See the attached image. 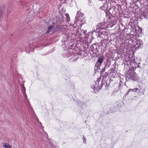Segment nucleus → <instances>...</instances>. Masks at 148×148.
I'll return each instance as SVG.
<instances>
[{
	"mask_svg": "<svg viewBox=\"0 0 148 148\" xmlns=\"http://www.w3.org/2000/svg\"><path fill=\"white\" fill-rule=\"evenodd\" d=\"M130 65H132V67H128L126 69V70L125 72V78L126 80L128 81L129 80H132L134 81H136L139 79V77L136 74L135 71L136 68V62L134 59H132L130 61Z\"/></svg>",
	"mask_w": 148,
	"mask_h": 148,
	"instance_id": "f257e3e1",
	"label": "nucleus"
},
{
	"mask_svg": "<svg viewBox=\"0 0 148 148\" xmlns=\"http://www.w3.org/2000/svg\"><path fill=\"white\" fill-rule=\"evenodd\" d=\"M106 18H108V23H105L107 29L109 27H111L116 24L115 20L116 17L115 16H113L109 12L106 13Z\"/></svg>",
	"mask_w": 148,
	"mask_h": 148,
	"instance_id": "f03ea898",
	"label": "nucleus"
},
{
	"mask_svg": "<svg viewBox=\"0 0 148 148\" xmlns=\"http://www.w3.org/2000/svg\"><path fill=\"white\" fill-rule=\"evenodd\" d=\"M102 86V80H101V79L99 78L97 79L96 81L95 82V84L91 86V88L93 89L95 92L97 91L100 90Z\"/></svg>",
	"mask_w": 148,
	"mask_h": 148,
	"instance_id": "7ed1b4c3",
	"label": "nucleus"
},
{
	"mask_svg": "<svg viewBox=\"0 0 148 148\" xmlns=\"http://www.w3.org/2000/svg\"><path fill=\"white\" fill-rule=\"evenodd\" d=\"M104 58V56L103 55L100 56L98 57V60L95 66V71H97L99 69L101 70L103 69V67L101 66V65L103 62V60Z\"/></svg>",
	"mask_w": 148,
	"mask_h": 148,
	"instance_id": "20e7f679",
	"label": "nucleus"
},
{
	"mask_svg": "<svg viewBox=\"0 0 148 148\" xmlns=\"http://www.w3.org/2000/svg\"><path fill=\"white\" fill-rule=\"evenodd\" d=\"M96 29H94L92 32L97 33L99 32L101 30H106L107 29V27L106 26V23L105 22L100 23L96 26Z\"/></svg>",
	"mask_w": 148,
	"mask_h": 148,
	"instance_id": "39448f33",
	"label": "nucleus"
},
{
	"mask_svg": "<svg viewBox=\"0 0 148 148\" xmlns=\"http://www.w3.org/2000/svg\"><path fill=\"white\" fill-rule=\"evenodd\" d=\"M99 45L97 43H95L90 46L89 50L94 54H96L98 52V49H99Z\"/></svg>",
	"mask_w": 148,
	"mask_h": 148,
	"instance_id": "423d86ee",
	"label": "nucleus"
},
{
	"mask_svg": "<svg viewBox=\"0 0 148 148\" xmlns=\"http://www.w3.org/2000/svg\"><path fill=\"white\" fill-rule=\"evenodd\" d=\"M110 62L108 59H106L103 61L101 65V66L103 67L102 70H106V69L108 68L110 65Z\"/></svg>",
	"mask_w": 148,
	"mask_h": 148,
	"instance_id": "0eeeda50",
	"label": "nucleus"
},
{
	"mask_svg": "<svg viewBox=\"0 0 148 148\" xmlns=\"http://www.w3.org/2000/svg\"><path fill=\"white\" fill-rule=\"evenodd\" d=\"M143 44L141 40H139L138 41H135L134 44V47L136 49H138L140 48H141L143 47Z\"/></svg>",
	"mask_w": 148,
	"mask_h": 148,
	"instance_id": "6e6552de",
	"label": "nucleus"
},
{
	"mask_svg": "<svg viewBox=\"0 0 148 148\" xmlns=\"http://www.w3.org/2000/svg\"><path fill=\"white\" fill-rule=\"evenodd\" d=\"M83 17V14L81 13V12L79 11L77 12L75 18V23H76L77 22L82 21V20Z\"/></svg>",
	"mask_w": 148,
	"mask_h": 148,
	"instance_id": "1a4fd4ad",
	"label": "nucleus"
},
{
	"mask_svg": "<svg viewBox=\"0 0 148 148\" xmlns=\"http://www.w3.org/2000/svg\"><path fill=\"white\" fill-rule=\"evenodd\" d=\"M141 15L144 18L148 19V10L145 8H143L141 11Z\"/></svg>",
	"mask_w": 148,
	"mask_h": 148,
	"instance_id": "9d476101",
	"label": "nucleus"
},
{
	"mask_svg": "<svg viewBox=\"0 0 148 148\" xmlns=\"http://www.w3.org/2000/svg\"><path fill=\"white\" fill-rule=\"evenodd\" d=\"M79 54H72L69 57V58L73 62L76 61L78 59Z\"/></svg>",
	"mask_w": 148,
	"mask_h": 148,
	"instance_id": "9b49d317",
	"label": "nucleus"
},
{
	"mask_svg": "<svg viewBox=\"0 0 148 148\" xmlns=\"http://www.w3.org/2000/svg\"><path fill=\"white\" fill-rule=\"evenodd\" d=\"M98 37H99L103 38H106V37L107 36V33L106 32L100 31L99 32H98Z\"/></svg>",
	"mask_w": 148,
	"mask_h": 148,
	"instance_id": "f8f14e48",
	"label": "nucleus"
},
{
	"mask_svg": "<svg viewBox=\"0 0 148 148\" xmlns=\"http://www.w3.org/2000/svg\"><path fill=\"white\" fill-rule=\"evenodd\" d=\"M63 25H55L54 26H53V28L54 29L53 31H62V30H63Z\"/></svg>",
	"mask_w": 148,
	"mask_h": 148,
	"instance_id": "ddd939ff",
	"label": "nucleus"
},
{
	"mask_svg": "<svg viewBox=\"0 0 148 148\" xmlns=\"http://www.w3.org/2000/svg\"><path fill=\"white\" fill-rule=\"evenodd\" d=\"M135 41V40H132V38L129 39V41L128 42V46H130L131 47H133Z\"/></svg>",
	"mask_w": 148,
	"mask_h": 148,
	"instance_id": "4468645a",
	"label": "nucleus"
},
{
	"mask_svg": "<svg viewBox=\"0 0 148 148\" xmlns=\"http://www.w3.org/2000/svg\"><path fill=\"white\" fill-rule=\"evenodd\" d=\"M116 65L115 63L112 65V68L110 70V72H116V69L117 68L116 67Z\"/></svg>",
	"mask_w": 148,
	"mask_h": 148,
	"instance_id": "2eb2a0df",
	"label": "nucleus"
},
{
	"mask_svg": "<svg viewBox=\"0 0 148 148\" xmlns=\"http://www.w3.org/2000/svg\"><path fill=\"white\" fill-rule=\"evenodd\" d=\"M101 75L103 77H106V76L108 75V73L107 72H105V70H101Z\"/></svg>",
	"mask_w": 148,
	"mask_h": 148,
	"instance_id": "dca6fc26",
	"label": "nucleus"
},
{
	"mask_svg": "<svg viewBox=\"0 0 148 148\" xmlns=\"http://www.w3.org/2000/svg\"><path fill=\"white\" fill-rule=\"evenodd\" d=\"M139 88H138V90L137 91V92L139 94L140 93H142L143 95L144 94L145 92V90L143 89L142 88H141L140 86H139Z\"/></svg>",
	"mask_w": 148,
	"mask_h": 148,
	"instance_id": "f3484780",
	"label": "nucleus"
},
{
	"mask_svg": "<svg viewBox=\"0 0 148 148\" xmlns=\"http://www.w3.org/2000/svg\"><path fill=\"white\" fill-rule=\"evenodd\" d=\"M79 31H80V32L79 36H78V38H82L83 37H84L83 33L84 32V30L81 29H79Z\"/></svg>",
	"mask_w": 148,
	"mask_h": 148,
	"instance_id": "a211bd4d",
	"label": "nucleus"
},
{
	"mask_svg": "<svg viewBox=\"0 0 148 148\" xmlns=\"http://www.w3.org/2000/svg\"><path fill=\"white\" fill-rule=\"evenodd\" d=\"M110 75H111V77H113V78H115L117 77V75L116 74V72H110Z\"/></svg>",
	"mask_w": 148,
	"mask_h": 148,
	"instance_id": "6ab92c4d",
	"label": "nucleus"
},
{
	"mask_svg": "<svg viewBox=\"0 0 148 148\" xmlns=\"http://www.w3.org/2000/svg\"><path fill=\"white\" fill-rule=\"evenodd\" d=\"M3 146L5 148H11V146L8 143H5L3 144Z\"/></svg>",
	"mask_w": 148,
	"mask_h": 148,
	"instance_id": "aec40b11",
	"label": "nucleus"
},
{
	"mask_svg": "<svg viewBox=\"0 0 148 148\" xmlns=\"http://www.w3.org/2000/svg\"><path fill=\"white\" fill-rule=\"evenodd\" d=\"M52 28H53V26H50L48 28V30L46 32V33H48L50 32V31L52 30Z\"/></svg>",
	"mask_w": 148,
	"mask_h": 148,
	"instance_id": "412c9836",
	"label": "nucleus"
},
{
	"mask_svg": "<svg viewBox=\"0 0 148 148\" xmlns=\"http://www.w3.org/2000/svg\"><path fill=\"white\" fill-rule=\"evenodd\" d=\"M138 90V88H136L134 89H130V92H137Z\"/></svg>",
	"mask_w": 148,
	"mask_h": 148,
	"instance_id": "4be33fe9",
	"label": "nucleus"
},
{
	"mask_svg": "<svg viewBox=\"0 0 148 148\" xmlns=\"http://www.w3.org/2000/svg\"><path fill=\"white\" fill-rule=\"evenodd\" d=\"M129 39H128L127 38L125 39V40H124V43L125 44H126V46H128V42H129Z\"/></svg>",
	"mask_w": 148,
	"mask_h": 148,
	"instance_id": "5701e85b",
	"label": "nucleus"
},
{
	"mask_svg": "<svg viewBox=\"0 0 148 148\" xmlns=\"http://www.w3.org/2000/svg\"><path fill=\"white\" fill-rule=\"evenodd\" d=\"M123 77H124L123 76V75H121V76H120V82H123Z\"/></svg>",
	"mask_w": 148,
	"mask_h": 148,
	"instance_id": "b1692460",
	"label": "nucleus"
},
{
	"mask_svg": "<svg viewBox=\"0 0 148 148\" xmlns=\"http://www.w3.org/2000/svg\"><path fill=\"white\" fill-rule=\"evenodd\" d=\"M123 83L119 82V85H118L119 88V89L121 88L123 86Z\"/></svg>",
	"mask_w": 148,
	"mask_h": 148,
	"instance_id": "393cba45",
	"label": "nucleus"
},
{
	"mask_svg": "<svg viewBox=\"0 0 148 148\" xmlns=\"http://www.w3.org/2000/svg\"><path fill=\"white\" fill-rule=\"evenodd\" d=\"M88 5L91 6L92 5V3L91 0H88Z\"/></svg>",
	"mask_w": 148,
	"mask_h": 148,
	"instance_id": "a878e982",
	"label": "nucleus"
},
{
	"mask_svg": "<svg viewBox=\"0 0 148 148\" xmlns=\"http://www.w3.org/2000/svg\"><path fill=\"white\" fill-rule=\"evenodd\" d=\"M79 29H78L77 30L76 32V34L75 35L77 36L78 37L79 36V34L80 31H79Z\"/></svg>",
	"mask_w": 148,
	"mask_h": 148,
	"instance_id": "bb28decb",
	"label": "nucleus"
},
{
	"mask_svg": "<svg viewBox=\"0 0 148 148\" xmlns=\"http://www.w3.org/2000/svg\"><path fill=\"white\" fill-rule=\"evenodd\" d=\"M130 92V89H129V90H128L127 91V92L126 93V94L125 95L124 97H123V98L124 97H126V96L128 94V93Z\"/></svg>",
	"mask_w": 148,
	"mask_h": 148,
	"instance_id": "cd10ccee",
	"label": "nucleus"
},
{
	"mask_svg": "<svg viewBox=\"0 0 148 148\" xmlns=\"http://www.w3.org/2000/svg\"><path fill=\"white\" fill-rule=\"evenodd\" d=\"M130 92V89H129V90H128L127 91V92L126 93V94L125 95L124 97H123V98L124 97H126V96L128 94V93Z\"/></svg>",
	"mask_w": 148,
	"mask_h": 148,
	"instance_id": "c85d7f7f",
	"label": "nucleus"
},
{
	"mask_svg": "<svg viewBox=\"0 0 148 148\" xmlns=\"http://www.w3.org/2000/svg\"><path fill=\"white\" fill-rule=\"evenodd\" d=\"M82 138H83V139L84 140V143H86V141L85 140H86V138L85 137V136H84V135L83 136Z\"/></svg>",
	"mask_w": 148,
	"mask_h": 148,
	"instance_id": "c756f323",
	"label": "nucleus"
},
{
	"mask_svg": "<svg viewBox=\"0 0 148 148\" xmlns=\"http://www.w3.org/2000/svg\"><path fill=\"white\" fill-rule=\"evenodd\" d=\"M47 145L49 147H52V145L51 143H50L49 142H48L47 143Z\"/></svg>",
	"mask_w": 148,
	"mask_h": 148,
	"instance_id": "7c9ffc66",
	"label": "nucleus"
},
{
	"mask_svg": "<svg viewBox=\"0 0 148 148\" xmlns=\"http://www.w3.org/2000/svg\"><path fill=\"white\" fill-rule=\"evenodd\" d=\"M106 39H104L103 40H101V42H100V43L101 44V45H102V44H103L104 41H106Z\"/></svg>",
	"mask_w": 148,
	"mask_h": 148,
	"instance_id": "2f4dec72",
	"label": "nucleus"
},
{
	"mask_svg": "<svg viewBox=\"0 0 148 148\" xmlns=\"http://www.w3.org/2000/svg\"><path fill=\"white\" fill-rule=\"evenodd\" d=\"M42 46V45H39V46H38L36 47H35V49H37L38 48H40V47Z\"/></svg>",
	"mask_w": 148,
	"mask_h": 148,
	"instance_id": "473e14b6",
	"label": "nucleus"
},
{
	"mask_svg": "<svg viewBox=\"0 0 148 148\" xmlns=\"http://www.w3.org/2000/svg\"><path fill=\"white\" fill-rule=\"evenodd\" d=\"M66 19L68 21H69L70 19V17L69 16L67 17L66 18Z\"/></svg>",
	"mask_w": 148,
	"mask_h": 148,
	"instance_id": "72a5a7b5",
	"label": "nucleus"
},
{
	"mask_svg": "<svg viewBox=\"0 0 148 148\" xmlns=\"http://www.w3.org/2000/svg\"><path fill=\"white\" fill-rule=\"evenodd\" d=\"M20 3L21 5H25V4H24V3L22 2H21Z\"/></svg>",
	"mask_w": 148,
	"mask_h": 148,
	"instance_id": "f704fd0d",
	"label": "nucleus"
},
{
	"mask_svg": "<svg viewBox=\"0 0 148 148\" xmlns=\"http://www.w3.org/2000/svg\"><path fill=\"white\" fill-rule=\"evenodd\" d=\"M142 31V29L141 28H140V29H139L138 30V32H141Z\"/></svg>",
	"mask_w": 148,
	"mask_h": 148,
	"instance_id": "c9c22d12",
	"label": "nucleus"
},
{
	"mask_svg": "<svg viewBox=\"0 0 148 148\" xmlns=\"http://www.w3.org/2000/svg\"><path fill=\"white\" fill-rule=\"evenodd\" d=\"M84 32L83 33V35H84V34H86V31H85V30H84Z\"/></svg>",
	"mask_w": 148,
	"mask_h": 148,
	"instance_id": "e433bc0d",
	"label": "nucleus"
},
{
	"mask_svg": "<svg viewBox=\"0 0 148 148\" xmlns=\"http://www.w3.org/2000/svg\"><path fill=\"white\" fill-rule=\"evenodd\" d=\"M34 51V49H32V50H31V51L32 52Z\"/></svg>",
	"mask_w": 148,
	"mask_h": 148,
	"instance_id": "4c0bfd02",
	"label": "nucleus"
},
{
	"mask_svg": "<svg viewBox=\"0 0 148 148\" xmlns=\"http://www.w3.org/2000/svg\"><path fill=\"white\" fill-rule=\"evenodd\" d=\"M102 8V7H100V9L101 8Z\"/></svg>",
	"mask_w": 148,
	"mask_h": 148,
	"instance_id": "58836bf2",
	"label": "nucleus"
},
{
	"mask_svg": "<svg viewBox=\"0 0 148 148\" xmlns=\"http://www.w3.org/2000/svg\"><path fill=\"white\" fill-rule=\"evenodd\" d=\"M88 45H87V46H88V47H88Z\"/></svg>",
	"mask_w": 148,
	"mask_h": 148,
	"instance_id": "ea45409f",
	"label": "nucleus"
}]
</instances>
